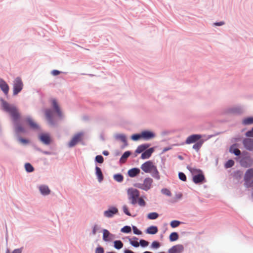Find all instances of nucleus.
I'll return each mask as SVG.
<instances>
[{
    "label": "nucleus",
    "mask_w": 253,
    "mask_h": 253,
    "mask_svg": "<svg viewBox=\"0 0 253 253\" xmlns=\"http://www.w3.org/2000/svg\"><path fill=\"white\" fill-rule=\"evenodd\" d=\"M195 173L193 175V181L196 184L204 183L206 182V178L203 171L200 169L196 170Z\"/></svg>",
    "instance_id": "20e7f679"
},
{
    "label": "nucleus",
    "mask_w": 253,
    "mask_h": 253,
    "mask_svg": "<svg viewBox=\"0 0 253 253\" xmlns=\"http://www.w3.org/2000/svg\"><path fill=\"white\" fill-rule=\"evenodd\" d=\"M132 229L134 234L137 235H140L142 234V232L139 230L136 226L132 225Z\"/></svg>",
    "instance_id": "a18cd8bd"
},
{
    "label": "nucleus",
    "mask_w": 253,
    "mask_h": 253,
    "mask_svg": "<svg viewBox=\"0 0 253 253\" xmlns=\"http://www.w3.org/2000/svg\"><path fill=\"white\" fill-rule=\"evenodd\" d=\"M26 122L31 129L33 130H38L40 128L39 125L34 122L30 117H28L26 118Z\"/></svg>",
    "instance_id": "6ab92c4d"
},
{
    "label": "nucleus",
    "mask_w": 253,
    "mask_h": 253,
    "mask_svg": "<svg viewBox=\"0 0 253 253\" xmlns=\"http://www.w3.org/2000/svg\"><path fill=\"white\" fill-rule=\"evenodd\" d=\"M42 153L47 155H52L55 154V153L52 152L43 150H42Z\"/></svg>",
    "instance_id": "0e129e2a"
},
{
    "label": "nucleus",
    "mask_w": 253,
    "mask_h": 253,
    "mask_svg": "<svg viewBox=\"0 0 253 253\" xmlns=\"http://www.w3.org/2000/svg\"><path fill=\"white\" fill-rule=\"evenodd\" d=\"M151 172V175L154 178L156 179L157 180H159L160 179L159 172L156 166H155L154 169H153V170Z\"/></svg>",
    "instance_id": "2f4dec72"
},
{
    "label": "nucleus",
    "mask_w": 253,
    "mask_h": 253,
    "mask_svg": "<svg viewBox=\"0 0 253 253\" xmlns=\"http://www.w3.org/2000/svg\"><path fill=\"white\" fill-rule=\"evenodd\" d=\"M53 110H54V112L57 114V116L61 118L62 117V112L60 110V107L59 105H58L57 107H55L53 109Z\"/></svg>",
    "instance_id": "49530a36"
},
{
    "label": "nucleus",
    "mask_w": 253,
    "mask_h": 253,
    "mask_svg": "<svg viewBox=\"0 0 253 253\" xmlns=\"http://www.w3.org/2000/svg\"><path fill=\"white\" fill-rule=\"evenodd\" d=\"M186 168L190 171V172L192 173V174H194L195 173V171H196V170L198 169H197L192 168L191 167H190L189 166H187Z\"/></svg>",
    "instance_id": "13d9d810"
},
{
    "label": "nucleus",
    "mask_w": 253,
    "mask_h": 253,
    "mask_svg": "<svg viewBox=\"0 0 253 253\" xmlns=\"http://www.w3.org/2000/svg\"><path fill=\"white\" fill-rule=\"evenodd\" d=\"M45 115L49 124L51 126H55L56 122L53 119L52 111L50 109H46L45 112Z\"/></svg>",
    "instance_id": "ddd939ff"
},
{
    "label": "nucleus",
    "mask_w": 253,
    "mask_h": 253,
    "mask_svg": "<svg viewBox=\"0 0 253 253\" xmlns=\"http://www.w3.org/2000/svg\"><path fill=\"white\" fill-rule=\"evenodd\" d=\"M138 204V205L140 206H145L146 205V202L145 201L141 199V198H138V200H137V203Z\"/></svg>",
    "instance_id": "6e6d98bb"
},
{
    "label": "nucleus",
    "mask_w": 253,
    "mask_h": 253,
    "mask_svg": "<svg viewBox=\"0 0 253 253\" xmlns=\"http://www.w3.org/2000/svg\"><path fill=\"white\" fill-rule=\"evenodd\" d=\"M142 139L145 140H150L154 138L156 136L155 133L149 130H144L141 131Z\"/></svg>",
    "instance_id": "f8f14e48"
},
{
    "label": "nucleus",
    "mask_w": 253,
    "mask_h": 253,
    "mask_svg": "<svg viewBox=\"0 0 253 253\" xmlns=\"http://www.w3.org/2000/svg\"><path fill=\"white\" fill-rule=\"evenodd\" d=\"M127 238L129 243L130 242H137V240H138V238L135 236L132 237L131 238H130L128 237Z\"/></svg>",
    "instance_id": "e2e57ef3"
},
{
    "label": "nucleus",
    "mask_w": 253,
    "mask_h": 253,
    "mask_svg": "<svg viewBox=\"0 0 253 253\" xmlns=\"http://www.w3.org/2000/svg\"><path fill=\"white\" fill-rule=\"evenodd\" d=\"M124 253H135L130 250L125 248L124 250Z\"/></svg>",
    "instance_id": "774afa93"
},
{
    "label": "nucleus",
    "mask_w": 253,
    "mask_h": 253,
    "mask_svg": "<svg viewBox=\"0 0 253 253\" xmlns=\"http://www.w3.org/2000/svg\"><path fill=\"white\" fill-rule=\"evenodd\" d=\"M39 140L43 144L49 145L52 142V138L48 133H41L38 135Z\"/></svg>",
    "instance_id": "423d86ee"
},
{
    "label": "nucleus",
    "mask_w": 253,
    "mask_h": 253,
    "mask_svg": "<svg viewBox=\"0 0 253 253\" xmlns=\"http://www.w3.org/2000/svg\"><path fill=\"white\" fill-rule=\"evenodd\" d=\"M39 190L42 195L46 196L50 193V190L46 185H42L39 187Z\"/></svg>",
    "instance_id": "a878e982"
},
{
    "label": "nucleus",
    "mask_w": 253,
    "mask_h": 253,
    "mask_svg": "<svg viewBox=\"0 0 253 253\" xmlns=\"http://www.w3.org/2000/svg\"><path fill=\"white\" fill-rule=\"evenodd\" d=\"M102 232V239L105 242H111L115 238V235L111 233L107 229H103Z\"/></svg>",
    "instance_id": "9b49d317"
},
{
    "label": "nucleus",
    "mask_w": 253,
    "mask_h": 253,
    "mask_svg": "<svg viewBox=\"0 0 253 253\" xmlns=\"http://www.w3.org/2000/svg\"><path fill=\"white\" fill-rule=\"evenodd\" d=\"M84 133L80 132L76 134L68 143V147L72 148L76 145L79 142H81Z\"/></svg>",
    "instance_id": "0eeeda50"
},
{
    "label": "nucleus",
    "mask_w": 253,
    "mask_h": 253,
    "mask_svg": "<svg viewBox=\"0 0 253 253\" xmlns=\"http://www.w3.org/2000/svg\"><path fill=\"white\" fill-rule=\"evenodd\" d=\"M161 246V244L159 242L157 241H153L150 246V248L154 249H158Z\"/></svg>",
    "instance_id": "c03bdc74"
},
{
    "label": "nucleus",
    "mask_w": 253,
    "mask_h": 253,
    "mask_svg": "<svg viewBox=\"0 0 253 253\" xmlns=\"http://www.w3.org/2000/svg\"><path fill=\"white\" fill-rule=\"evenodd\" d=\"M22 251V248L16 249L14 250L11 253H21Z\"/></svg>",
    "instance_id": "338daca9"
},
{
    "label": "nucleus",
    "mask_w": 253,
    "mask_h": 253,
    "mask_svg": "<svg viewBox=\"0 0 253 253\" xmlns=\"http://www.w3.org/2000/svg\"><path fill=\"white\" fill-rule=\"evenodd\" d=\"M94 162L96 163L102 164L104 162V158L101 155H97L95 157Z\"/></svg>",
    "instance_id": "79ce46f5"
},
{
    "label": "nucleus",
    "mask_w": 253,
    "mask_h": 253,
    "mask_svg": "<svg viewBox=\"0 0 253 253\" xmlns=\"http://www.w3.org/2000/svg\"><path fill=\"white\" fill-rule=\"evenodd\" d=\"M245 187L247 188L253 187V179L251 180L246 185H245Z\"/></svg>",
    "instance_id": "69168bd1"
},
{
    "label": "nucleus",
    "mask_w": 253,
    "mask_h": 253,
    "mask_svg": "<svg viewBox=\"0 0 253 253\" xmlns=\"http://www.w3.org/2000/svg\"><path fill=\"white\" fill-rule=\"evenodd\" d=\"M23 83L20 77H16L13 82V95H17L22 90Z\"/></svg>",
    "instance_id": "39448f33"
},
{
    "label": "nucleus",
    "mask_w": 253,
    "mask_h": 253,
    "mask_svg": "<svg viewBox=\"0 0 253 253\" xmlns=\"http://www.w3.org/2000/svg\"><path fill=\"white\" fill-rule=\"evenodd\" d=\"M123 210L124 212L128 216H131V213L128 211V208L126 205H124L123 207Z\"/></svg>",
    "instance_id": "3c124183"
},
{
    "label": "nucleus",
    "mask_w": 253,
    "mask_h": 253,
    "mask_svg": "<svg viewBox=\"0 0 253 253\" xmlns=\"http://www.w3.org/2000/svg\"><path fill=\"white\" fill-rule=\"evenodd\" d=\"M184 249V248L182 245L177 244L170 248L168 250V253H182Z\"/></svg>",
    "instance_id": "4468645a"
},
{
    "label": "nucleus",
    "mask_w": 253,
    "mask_h": 253,
    "mask_svg": "<svg viewBox=\"0 0 253 253\" xmlns=\"http://www.w3.org/2000/svg\"><path fill=\"white\" fill-rule=\"evenodd\" d=\"M235 164L234 161L232 159L228 160L225 164L224 167L228 169L232 167Z\"/></svg>",
    "instance_id": "58836bf2"
},
{
    "label": "nucleus",
    "mask_w": 253,
    "mask_h": 253,
    "mask_svg": "<svg viewBox=\"0 0 253 253\" xmlns=\"http://www.w3.org/2000/svg\"><path fill=\"white\" fill-rule=\"evenodd\" d=\"M161 192L162 194L166 195L168 196H171V192L167 188H163L161 190Z\"/></svg>",
    "instance_id": "8fccbe9b"
},
{
    "label": "nucleus",
    "mask_w": 253,
    "mask_h": 253,
    "mask_svg": "<svg viewBox=\"0 0 253 253\" xmlns=\"http://www.w3.org/2000/svg\"><path fill=\"white\" fill-rule=\"evenodd\" d=\"M114 138L116 140H119L124 143V145L122 148L126 147L128 145L127 142L126 136L124 134H116L114 135Z\"/></svg>",
    "instance_id": "aec40b11"
},
{
    "label": "nucleus",
    "mask_w": 253,
    "mask_h": 253,
    "mask_svg": "<svg viewBox=\"0 0 253 253\" xmlns=\"http://www.w3.org/2000/svg\"><path fill=\"white\" fill-rule=\"evenodd\" d=\"M25 170L28 173L32 172L34 171L35 169L34 167L29 163H25L24 165Z\"/></svg>",
    "instance_id": "72a5a7b5"
},
{
    "label": "nucleus",
    "mask_w": 253,
    "mask_h": 253,
    "mask_svg": "<svg viewBox=\"0 0 253 253\" xmlns=\"http://www.w3.org/2000/svg\"><path fill=\"white\" fill-rule=\"evenodd\" d=\"M124 246L123 243L121 240H115L114 241V247L117 250L121 249Z\"/></svg>",
    "instance_id": "f704fd0d"
},
{
    "label": "nucleus",
    "mask_w": 253,
    "mask_h": 253,
    "mask_svg": "<svg viewBox=\"0 0 253 253\" xmlns=\"http://www.w3.org/2000/svg\"><path fill=\"white\" fill-rule=\"evenodd\" d=\"M134 187L143 190L144 187L143 183H135L133 184Z\"/></svg>",
    "instance_id": "4d7b16f0"
},
{
    "label": "nucleus",
    "mask_w": 253,
    "mask_h": 253,
    "mask_svg": "<svg viewBox=\"0 0 253 253\" xmlns=\"http://www.w3.org/2000/svg\"><path fill=\"white\" fill-rule=\"evenodd\" d=\"M155 148L154 147L149 148V149L147 148L141 154L140 158L143 160L149 159L155 151Z\"/></svg>",
    "instance_id": "2eb2a0df"
},
{
    "label": "nucleus",
    "mask_w": 253,
    "mask_h": 253,
    "mask_svg": "<svg viewBox=\"0 0 253 253\" xmlns=\"http://www.w3.org/2000/svg\"><path fill=\"white\" fill-rule=\"evenodd\" d=\"M230 153L234 154L235 156L240 157L241 155V151L237 148V144L235 143L232 144L229 149Z\"/></svg>",
    "instance_id": "393cba45"
},
{
    "label": "nucleus",
    "mask_w": 253,
    "mask_h": 253,
    "mask_svg": "<svg viewBox=\"0 0 253 253\" xmlns=\"http://www.w3.org/2000/svg\"><path fill=\"white\" fill-rule=\"evenodd\" d=\"M155 165L151 161H148L144 163L141 166V169L146 173H151Z\"/></svg>",
    "instance_id": "9d476101"
},
{
    "label": "nucleus",
    "mask_w": 253,
    "mask_h": 253,
    "mask_svg": "<svg viewBox=\"0 0 253 253\" xmlns=\"http://www.w3.org/2000/svg\"><path fill=\"white\" fill-rule=\"evenodd\" d=\"M178 177L182 181H186L187 180V177L184 173L182 172H178Z\"/></svg>",
    "instance_id": "09e8293b"
},
{
    "label": "nucleus",
    "mask_w": 253,
    "mask_h": 253,
    "mask_svg": "<svg viewBox=\"0 0 253 253\" xmlns=\"http://www.w3.org/2000/svg\"><path fill=\"white\" fill-rule=\"evenodd\" d=\"M141 132L139 133H134L131 135L130 138L132 140L137 141L142 139Z\"/></svg>",
    "instance_id": "e433bc0d"
},
{
    "label": "nucleus",
    "mask_w": 253,
    "mask_h": 253,
    "mask_svg": "<svg viewBox=\"0 0 253 253\" xmlns=\"http://www.w3.org/2000/svg\"><path fill=\"white\" fill-rule=\"evenodd\" d=\"M2 103V106L4 111L9 113L13 123V126L15 135L18 140L23 144H27L29 143V140L26 138H23L20 136V133H25L26 129L21 125L19 122L20 114L16 107L14 105H10L2 98L0 99Z\"/></svg>",
    "instance_id": "f257e3e1"
},
{
    "label": "nucleus",
    "mask_w": 253,
    "mask_h": 253,
    "mask_svg": "<svg viewBox=\"0 0 253 253\" xmlns=\"http://www.w3.org/2000/svg\"><path fill=\"white\" fill-rule=\"evenodd\" d=\"M128 196V199L131 200L130 203L132 205H135L137 203V200L140 196V192L137 189L129 188L127 191Z\"/></svg>",
    "instance_id": "f03ea898"
},
{
    "label": "nucleus",
    "mask_w": 253,
    "mask_h": 253,
    "mask_svg": "<svg viewBox=\"0 0 253 253\" xmlns=\"http://www.w3.org/2000/svg\"><path fill=\"white\" fill-rule=\"evenodd\" d=\"M119 213L118 209L114 206L110 207L108 209L104 211V216L107 218H112L114 215Z\"/></svg>",
    "instance_id": "1a4fd4ad"
},
{
    "label": "nucleus",
    "mask_w": 253,
    "mask_h": 253,
    "mask_svg": "<svg viewBox=\"0 0 253 253\" xmlns=\"http://www.w3.org/2000/svg\"><path fill=\"white\" fill-rule=\"evenodd\" d=\"M132 153L130 151H125L120 159V163H124L126 162L127 159L131 155Z\"/></svg>",
    "instance_id": "c85d7f7f"
},
{
    "label": "nucleus",
    "mask_w": 253,
    "mask_h": 253,
    "mask_svg": "<svg viewBox=\"0 0 253 253\" xmlns=\"http://www.w3.org/2000/svg\"><path fill=\"white\" fill-rule=\"evenodd\" d=\"M253 178V169H248L245 174L244 176V185H246Z\"/></svg>",
    "instance_id": "f3484780"
},
{
    "label": "nucleus",
    "mask_w": 253,
    "mask_h": 253,
    "mask_svg": "<svg viewBox=\"0 0 253 253\" xmlns=\"http://www.w3.org/2000/svg\"><path fill=\"white\" fill-rule=\"evenodd\" d=\"M61 72L57 70H53L51 71V74L53 76H57L59 75Z\"/></svg>",
    "instance_id": "052dcab7"
},
{
    "label": "nucleus",
    "mask_w": 253,
    "mask_h": 253,
    "mask_svg": "<svg viewBox=\"0 0 253 253\" xmlns=\"http://www.w3.org/2000/svg\"><path fill=\"white\" fill-rule=\"evenodd\" d=\"M202 135L200 134H193L189 135L186 139L185 144H190L192 143H195L201 139Z\"/></svg>",
    "instance_id": "6e6552de"
},
{
    "label": "nucleus",
    "mask_w": 253,
    "mask_h": 253,
    "mask_svg": "<svg viewBox=\"0 0 253 253\" xmlns=\"http://www.w3.org/2000/svg\"><path fill=\"white\" fill-rule=\"evenodd\" d=\"M113 178L116 181L121 183L123 181L124 177L122 174L118 173L114 174Z\"/></svg>",
    "instance_id": "7c9ffc66"
},
{
    "label": "nucleus",
    "mask_w": 253,
    "mask_h": 253,
    "mask_svg": "<svg viewBox=\"0 0 253 253\" xmlns=\"http://www.w3.org/2000/svg\"><path fill=\"white\" fill-rule=\"evenodd\" d=\"M150 146L151 144L149 143H144L141 145H140L137 147V149L135 150V153L137 154L142 153Z\"/></svg>",
    "instance_id": "b1692460"
},
{
    "label": "nucleus",
    "mask_w": 253,
    "mask_h": 253,
    "mask_svg": "<svg viewBox=\"0 0 253 253\" xmlns=\"http://www.w3.org/2000/svg\"><path fill=\"white\" fill-rule=\"evenodd\" d=\"M245 135L247 137H253V127L251 129L247 131L245 133Z\"/></svg>",
    "instance_id": "5fc2aeb1"
},
{
    "label": "nucleus",
    "mask_w": 253,
    "mask_h": 253,
    "mask_svg": "<svg viewBox=\"0 0 253 253\" xmlns=\"http://www.w3.org/2000/svg\"><path fill=\"white\" fill-rule=\"evenodd\" d=\"M240 163L241 166L247 168L248 167V163L246 160V158L243 157L240 160Z\"/></svg>",
    "instance_id": "de8ad7c7"
},
{
    "label": "nucleus",
    "mask_w": 253,
    "mask_h": 253,
    "mask_svg": "<svg viewBox=\"0 0 253 253\" xmlns=\"http://www.w3.org/2000/svg\"><path fill=\"white\" fill-rule=\"evenodd\" d=\"M140 173V170L138 168H133L129 169L127 172L128 176L133 178L137 176Z\"/></svg>",
    "instance_id": "5701e85b"
},
{
    "label": "nucleus",
    "mask_w": 253,
    "mask_h": 253,
    "mask_svg": "<svg viewBox=\"0 0 253 253\" xmlns=\"http://www.w3.org/2000/svg\"><path fill=\"white\" fill-rule=\"evenodd\" d=\"M243 174V173L240 170H237L234 172V176L237 178H240Z\"/></svg>",
    "instance_id": "864d4df0"
},
{
    "label": "nucleus",
    "mask_w": 253,
    "mask_h": 253,
    "mask_svg": "<svg viewBox=\"0 0 253 253\" xmlns=\"http://www.w3.org/2000/svg\"><path fill=\"white\" fill-rule=\"evenodd\" d=\"M101 229V227L99 225L95 224L92 227V229L91 233L90 234V235H95L97 231Z\"/></svg>",
    "instance_id": "a19ab883"
},
{
    "label": "nucleus",
    "mask_w": 253,
    "mask_h": 253,
    "mask_svg": "<svg viewBox=\"0 0 253 253\" xmlns=\"http://www.w3.org/2000/svg\"><path fill=\"white\" fill-rule=\"evenodd\" d=\"M244 125H249L253 124V117H249L245 118L242 122Z\"/></svg>",
    "instance_id": "c9c22d12"
},
{
    "label": "nucleus",
    "mask_w": 253,
    "mask_h": 253,
    "mask_svg": "<svg viewBox=\"0 0 253 253\" xmlns=\"http://www.w3.org/2000/svg\"><path fill=\"white\" fill-rule=\"evenodd\" d=\"M245 111V109L242 106H234L225 109L224 113L228 115H240Z\"/></svg>",
    "instance_id": "7ed1b4c3"
},
{
    "label": "nucleus",
    "mask_w": 253,
    "mask_h": 253,
    "mask_svg": "<svg viewBox=\"0 0 253 253\" xmlns=\"http://www.w3.org/2000/svg\"><path fill=\"white\" fill-rule=\"evenodd\" d=\"M0 88L5 95L8 94L9 89V86L6 82L1 78H0Z\"/></svg>",
    "instance_id": "4be33fe9"
},
{
    "label": "nucleus",
    "mask_w": 253,
    "mask_h": 253,
    "mask_svg": "<svg viewBox=\"0 0 253 253\" xmlns=\"http://www.w3.org/2000/svg\"><path fill=\"white\" fill-rule=\"evenodd\" d=\"M95 253H104V249L102 247L98 246L95 249Z\"/></svg>",
    "instance_id": "603ef678"
},
{
    "label": "nucleus",
    "mask_w": 253,
    "mask_h": 253,
    "mask_svg": "<svg viewBox=\"0 0 253 253\" xmlns=\"http://www.w3.org/2000/svg\"><path fill=\"white\" fill-rule=\"evenodd\" d=\"M224 24L225 22L224 21H220L213 23V25L214 26H221Z\"/></svg>",
    "instance_id": "bf43d9fd"
},
{
    "label": "nucleus",
    "mask_w": 253,
    "mask_h": 253,
    "mask_svg": "<svg viewBox=\"0 0 253 253\" xmlns=\"http://www.w3.org/2000/svg\"><path fill=\"white\" fill-rule=\"evenodd\" d=\"M158 232V228L156 226L151 225L148 227L145 230L147 234L154 235Z\"/></svg>",
    "instance_id": "cd10ccee"
},
{
    "label": "nucleus",
    "mask_w": 253,
    "mask_h": 253,
    "mask_svg": "<svg viewBox=\"0 0 253 253\" xmlns=\"http://www.w3.org/2000/svg\"><path fill=\"white\" fill-rule=\"evenodd\" d=\"M149 243V242L144 240V239H140L139 240V242H130V244L135 247V248H138L139 246H140L142 248H145L148 246Z\"/></svg>",
    "instance_id": "a211bd4d"
},
{
    "label": "nucleus",
    "mask_w": 253,
    "mask_h": 253,
    "mask_svg": "<svg viewBox=\"0 0 253 253\" xmlns=\"http://www.w3.org/2000/svg\"><path fill=\"white\" fill-rule=\"evenodd\" d=\"M153 182V179L150 177L145 178L143 181V190L147 191L151 188V185Z\"/></svg>",
    "instance_id": "412c9836"
},
{
    "label": "nucleus",
    "mask_w": 253,
    "mask_h": 253,
    "mask_svg": "<svg viewBox=\"0 0 253 253\" xmlns=\"http://www.w3.org/2000/svg\"><path fill=\"white\" fill-rule=\"evenodd\" d=\"M204 142V139H200L197 142L195 143L192 146V148L194 149L196 152H198L201 147L202 146L203 143Z\"/></svg>",
    "instance_id": "c756f323"
},
{
    "label": "nucleus",
    "mask_w": 253,
    "mask_h": 253,
    "mask_svg": "<svg viewBox=\"0 0 253 253\" xmlns=\"http://www.w3.org/2000/svg\"><path fill=\"white\" fill-rule=\"evenodd\" d=\"M121 232L126 234L129 233L131 232V228L130 226L126 225L121 228Z\"/></svg>",
    "instance_id": "ea45409f"
},
{
    "label": "nucleus",
    "mask_w": 253,
    "mask_h": 253,
    "mask_svg": "<svg viewBox=\"0 0 253 253\" xmlns=\"http://www.w3.org/2000/svg\"><path fill=\"white\" fill-rule=\"evenodd\" d=\"M182 222L179 220H173L170 223V226L174 228L178 227Z\"/></svg>",
    "instance_id": "37998d69"
},
{
    "label": "nucleus",
    "mask_w": 253,
    "mask_h": 253,
    "mask_svg": "<svg viewBox=\"0 0 253 253\" xmlns=\"http://www.w3.org/2000/svg\"><path fill=\"white\" fill-rule=\"evenodd\" d=\"M95 174L99 182H101L104 179V176L101 169L97 166L95 167Z\"/></svg>",
    "instance_id": "bb28decb"
},
{
    "label": "nucleus",
    "mask_w": 253,
    "mask_h": 253,
    "mask_svg": "<svg viewBox=\"0 0 253 253\" xmlns=\"http://www.w3.org/2000/svg\"><path fill=\"white\" fill-rule=\"evenodd\" d=\"M51 103L53 109H54L55 107H57L58 105L56 100L55 99H53L52 100Z\"/></svg>",
    "instance_id": "680f3d73"
},
{
    "label": "nucleus",
    "mask_w": 253,
    "mask_h": 253,
    "mask_svg": "<svg viewBox=\"0 0 253 253\" xmlns=\"http://www.w3.org/2000/svg\"><path fill=\"white\" fill-rule=\"evenodd\" d=\"M243 145L245 148L249 151H253V139L245 138L243 141Z\"/></svg>",
    "instance_id": "dca6fc26"
},
{
    "label": "nucleus",
    "mask_w": 253,
    "mask_h": 253,
    "mask_svg": "<svg viewBox=\"0 0 253 253\" xmlns=\"http://www.w3.org/2000/svg\"><path fill=\"white\" fill-rule=\"evenodd\" d=\"M159 216V214L156 212H152L147 214V218L149 219L154 220L157 219Z\"/></svg>",
    "instance_id": "4c0bfd02"
},
{
    "label": "nucleus",
    "mask_w": 253,
    "mask_h": 253,
    "mask_svg": "<svg viewBox=\"0 0 253 253\" xmlns=\"http://www.w3.org/2000/svg\"><path fill=\"white\" fill-rule=\"evenodd\" d=\"M179 235L177 232H173L169 235V240L170 242H174L178 240Z\"/></svg>",
    "instance_id": "473e14b6"
}]
</instances>
